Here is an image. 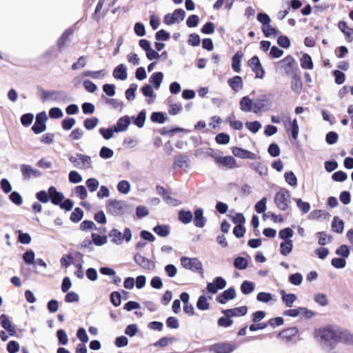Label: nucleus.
I'll return each instance as SVG.
<instances>
[{
    "label": "nucleus",
    "instance_id": "25",
    "mask_svg": "<svg viewBox=\"0 0 353 353\" xmlns=\"http://www.w3.org/2000/svg\"><path fill=\"white\" fill-rule=\"evenodd\" d=\"M240 108L243 112H253L254 101L248 97H243L240 101Z\"/></svg>",
    "mask_w": 353,
    "mask_h": 353
},
{
    "label": "nucleus",
    "instance_id": "53",
    "mask_svg": "<svg viewBox=\"0 0 353 353\" xmlns=\"http://www.w3.org/2000/svg\"><path fill=\"white\" fill-rule=\"evenodd\" d=\"M196 307L201 310H207L209 308L208 299L205 296H201L196 303Z\"/></svg>",
    "mask_w": 353,
    "mask_h": 353
},
{
    "label": "nucleus",
    "instance_id": "44",
    "mask_svg": "<svg viewBox=\"0 0 353 353\" xmlns=\"http://www.w3.org/2000/svg\"><path fill=\"white\" fill-rule=\"evenodd\" d=\"M252 167L261 176H265L268 174V168L261 163H253Z\"/></svg>",
    "mask_w": 353,
    "mask_h": 353
},
{
    "label": "nucleus",
    "instance_id": "62",
    "mask_svg": "<svg viewBox=\"0 0 353 353\" xmlns=\"http://www.w3.org/2000/svg\"><path fill=\"white\" fill-rule=\"evenodd\" d=\"M298 208L303 212L307 213L310 210V205L307 202L303 201L301 199H296Z\"/></svg>",
    "mask_w": 353,
    "mask_h": 353
},
{
    "label": "nucleus",
    "instance_id": "5",
    "mask_svg": "<svg viewBox=\"0 0 353 353\" xmlns=\"http://www.w3.org/2000/svg\"><path fill=\"white\" fill-rule=\"evenodd\" d=\"M290 197V192L285 189H281L276 194L274 202L280 210H285L288 208Z\"/></svg>",
    "mask_w": 353,
    "mask_h": 353
},
{
    "label": "nucleus",
    "instance_id": "1",
    "mask_svg": "<svg viewBox=\"0 0 353 353\" xmlns=\"http://www.w3.org/2000/svg\"><path fill=\"white\" fill-rule=\"evenodd\" d=\"M345 332H341L332 327H324L315 332V338L325 349H333L346 336Z\"/></svg>",
    "mask_w": 353,
    "mask_h": 353
},
{
    "label": "nucleus",
    "instance_id": "12",
    "mask_svg": "<svg viewBox=\"0 0 353 353\" xmlns=\"http://www.w3.org/2000/svg\"><path fill=\"white\" fill-rule=\"evenodd\" d=\"M48 194L51 202L54 205H59L64 200V195L63 193L58 192L57 188L54 186L49 188Z\"/></svg>",
    "mask_w": 353,
    "mask_h": 353
},
{
    "label": "nucleus",
    "instance_id": "35",
    "mask_svg": "<svg viewBox=\"0 0 353 353\" xmlns=\"http://www.w3.org/2000/svg\"><path fill=\"white\" fill-rule=\"evenodd\" d=\"M72 30L71 29L66 30L61 37L57 41V46L61 51L64 46L65 43L68 41V37L72 34Z\"/></svg>",
    "mask_w": 353,
    "mask_h": 353
},
{
    "label": "nucleus",
    "instance_id": "58",
    "mask_svg": "<svg viewBox=\"0 0 353 353\" xmlns=\"http://www.w3.org/2000/svg\"><path fill=\"white\" fill-rule=\"evenodd\" d=\"M35 254L32 250H27L23 255V259L27 264H33Z\"/></svg>",
    "mask_w": 353,
    "mask_h": 353
},
{
    "label": "nucleus",
    "instance_id": "42",
    "mask_svg": "<svg viewBox=\"0 0 353 353\" xmlns=\"http://www.w3.org/2000/svg\"><path fill=\"white\" fill-rule=\"evenodd\" d=\"M74 192L75 195L81 200L88 197V192L83 185H78L74 188Z\"/></svg>",
    "mask_w": 353,
    "mask_h": 353
},
{
    "label": "nucleus",
    "instance_id": "26",
    "mask_svg": "<svg viewBox=\"0 0 353 353\" xmlns=\"http://www.w3.org/2000/svg\"><path fill=\"white\" fill-rule=\"evenodd\" d=\"M77 157L80 162V169L86 170L92 168V162L90 157L83 154H77Z\"/></svg>",
    "mask_w": 353,
    "mask_h": 353
},
{
    "label": "nucleus",
    "instance_id": "20",
    "mask_svg": "<svg viewBox=\"0 0 353 353\" xmlns=\"http://www.w3.org/2000/svg\"><path fill=\"white\" fill-rule=\"evenodd\" d=\"M294 59L292 56H287L283 59L278 62V65L285 71L286 74H289L294 64Z\"/></svg>",
    "mask_w": 353,
    "mask_h": 353
},
{
    "label": "nucleus",
    "instance_id": "64",
    "mask_svg": "<svg viewBox=\"0 0 353 353\" xmlns=\"http://www.w3.org/2000/svg\"><path fill=\"white\" fill-rule=\"evenodd\" d=\"M0 187L2 191L8 194L12 191V185L7 179H3L0 181Z\"/></svg>",
    "mask_w": 353,
    "mask_h": 353
},
{
    "label": "nucleus",
    "instance_id": "57",
    "mask_svg": "<svg viewBox=\"0 0 353 353\" xmlns=\"http://www.w3.org/2000/svg\"><path fill=\"white\" fill-rule=\"evenodd\" d=\"M245 127L252 132L256 133L261 128V124L256 121L253 122H246Z\"/></svg>",
    "mask_w": 353,
    "mask_h": 353
},
{
    "label": "nucleus",
    "instance_id": "46",
    "mask_svg": "<svg viewBox=\"0 0 353 353\" xmlns=\"http://www.w3.org/2000/svg\"><path fill=\"white\" fill-rule=\"evenodd\" d=\"M154 232L162 237H165L169 234V230L168 226L165 225H157L154 228Z\"/></svg>",
    "mask_w": 353,
    "mask_h": 353
},
{
    "label": "nucleus",
    "instance_id": "43",
    "mask_svg": "<svg viewBox=\"0 0 353 353\" xmlns=\"http://www.w3.org/2000/svg\"><path fill=\"white\" fill-rule=\"evenodd\" d=\"M254 285L252 282L245 281L241 285V290L244 294H249L254 291Z\"/></svg>",
    "mask_w": 353,
    "mask_h": 353
},
{
    "label": "nucleus",
    "instance_id": "22",
    "mask_svg": "<svg viewBox=\"0 0 353 353\" xmlns=\"http://www.w3.org/2000/svg\"><path fill=\"white\" fill-rule=\"evenodd\" d=\"M339 30L345 34V39L348 42L353 41V28L347 26L345 21H340L338 24Z\"/></svg>",
    "mask_w": 353,
    "mask_h": 353
},
{
    "label": "nucleus",
    "instance_id": "32",
    "mask_svg": "<svg viewBox=\"0 0 353 353\" xmlns=\"http://www.w3.org/2000/svg\"><path fill=\"white\" fill-rule=\"evenodd\" d=\"M301 66L303 69L312 70L313 68V62L311 57L307 54H304L301 60Z\"/></svg>",
    "mask_w": 353,
    "mask_h": 353
},
{
    "label": "nucleus",
    "instance_id": "8",
    "mask_svg": "<svg viewBox=\"0 0 353 353\" xmlns=\"http://www.w3.org/2000/svg\"><path fill=\"white\" fill-rule=\"evenodd\" d=\"M283 125L286 132H290L292 138L296 139L299 134V127L297 119H294L293 121H291L290 118L288 117L283 121Z\"/></svg>",
    "mask_w": 353,
    "mask_h": 353
},
{
    "label": "nucleus",
    "instance_id": "31",
    "mask_svg": "<svg viewBox=\"0 0 353 353\" xmlns=\"http://www.w3.org/2000/svg\"><path fill=\"white\" fill-rule=\"evenodd\" d=\"M243 54L241 52H237L232 57V68L236 72L241 71V62Z\"/></svg>",
    "mask_w": 353,
    "mask_h": 353
},
{
    "label": "nucleus",
    "instance_id": "15",
    "mask_svg": "<svg viewBox=\"0 0 353 353\" xmlns=\"http://www.w3.org/2000/svg\"><path fill=\"white\" fill-rule=\"evenodd\" d=\"M236 297V291L233 288H230L225 290L222 294L216 298L218 302L225 304L228 301L234 299Z\"/></svg>",
    "mask_w": 353,
    "mask_h": 353
},
{
    "label": "nucleus",
    "instance_id": "17",
    "mask_svg": "<svg viewBox=\"0 0 353 353\" xmlns=\"http://www.w3.org/2000/svg\"><path fill=\"white\" fill-rule=\"evenodd\" d=\"M0 321L2 327L9 333L10 336H14L16 333L14 326L12 325L9 318L6 314H1Z\"/></svg>",
    "mask_w": 353,
    "mask_h": 353
},
{
    "label": "nucleus",
    "instance_id": "59",
    "mask_svg": "<svg viewBox=\"0 0 353 353\" xmlns=\"http://www.w3.org/2000/svg\"><path fill=\"white\" fill-rule=\"evenodd\" d=\"M68 179L70 182L72 183H78L82 181V176L77 171H71L69 173Z\"/></svg>",
    "mask_w": 353,
    "mask_h": 353
},
{
    "label": "nucleus",
    "instance_id": "28",
    "mask_svg": "<svg viewBox=\"0 0 353 353\" xmlns=\"http://www.w3.org/2000/svg\"><path fill=\"white\" fill-rule=\"evenodd\" d=\"M292 241H283L280 244V252L283 256H288L292 250Z\"/></svg>",
    "mask_w": 353,
    "mask_h": 353
},
{
    "label": "nucleus",
    "instance_id": "2",
    "mask_svg": "<svg viewBox=\"0 0 353 353\" xmlns=\"http://www.w3.org/2000/svg\"><path fill=\"white\" fill-rule=\"evenodd\" d=\"M180 261L184 268L200 274L203 273L202 263L197 258L182 256Z\"/></svg>",
    "mask_w": 353,
    "mask_h": 353
},
{
    "label": "nucleus",
    "instance_id": "27",
    "mask_svg": "<svg viewBox=\"0 0 353 353\" xmlns=\"http://www.w3.org/2000/svg\"><path fill=\"white\" fill-rule=\"evenodd\" d=\"M105 71L104 70H101L98 71H91L87 70L84 71L81 73L82 77H90L94 79H103L105 76Z\"/></svg>",
    "mask_w": 353,
    "mask_h": 353
},
{
    "label": "nucleus",
    "instance_id": "55",
    "mask_svg": "<svg viewBox=\"0 0 353 353\" xmlns=\"http://www.w3.org/2000/svg\"><path fill=\"white\" fill-rule=\"evenodd\" d=\"M113 155L114 151L108 147H102L99 152V156L102 159H110L112 157Z\"/></svg>",
    "mask_w": 353,
    "mask_h": 353
},
{
    "label": "nucleus",
    "instance_id": "56",
    "mask_svg": "<svg viewBox=\"0 0 353 353\" xmlns=\"http://www.w3.org/2000/svg\"><path fill=\"white\" fill-rule=\"evenodd\" d=\"M314 301L321 306H325L328 304L327 296L323 293H318L314 295Z\"/></svg>",
    "mask_w": 353,
    "mask_h": 353
},
{
    "label": "nucleus",
    "instance_id": "19",
    "mask_svg": "<svg viewBox=\"0 0 353 353\" xmlns=\"http://www.w3.org/2000/svg\"><path fill=\"white\" fill-rule=\"evenodd\" d=\"M112 76L116 79L124 81L128 77L127 68L123 64H119L113 70Z\"/></svg>",
    "mask_w": 353,
    "mask_h": 353
},
{
    "label": "nucleus",
    "instance_id": "14",
    "mask_svg": "<svg viewBox=\"0 0 353 353\" xmlns=\"http://www.w3.org/2000/svg\"><path fill=\"white\" fill-rule=\"evenodd\" d=\"M130 124V118L128 116L121 117L113 126L115 132H124L128 130Z\"/></svg>",
    "mask_w": 353,
    "mask_h": 353
},
{
    "label": "nucleus",
    "instance_id": "60",
    "mask_svg": "<svg viewBox=\"0 0 353 353\" xmlns=\"http://www.w3.org/2000/svg\"><path fill=\"white\" fill-rule=\"evenodd\" d=\"M36 198L40 202L43 203H46L50 200V196L48 192H46L45 190H41L36 194Z\"/></svg>",
    "mask_w": 353,
    "mask_h": 353
},
{
    "label": "nucleus",
    "instance_id": "38",
    "mask_svg": "<svg viewBox=\"0 0 353 353\" xmlns=\"http://www.w3.org/2000/svg\"><path fill=\"white\" fill-rule=\"evenodd\" d=\"M294 232L290 228H284L280 230L279 233V238L283 241H292L290 239L293 236Z\"/></svg>",
    "mask_w": 353,
    "mask_h": 353
},
{
    "label": "nucleus",
    "instance_id": "40",
    "mask_svg": "<svg viewBox=\"0 0 353 353\" xmlns=\"http://www.w3.org/2000/svg\"><path fill=\"white\" fill-rule=\"evenodd\" d=\"M92 240L94 245L101 246L107 243L108 238L106 236H100L98 234L92 233Z\"/></svg>",
    "mask_w": 353,
    "mask_h": 353
},
{
    "label": "nucleus",
    "instance_id": "36",
    "mask_svg": "<svg viewBox=\"0 0 353 353\" xmlns=\"http://www.w3.org/2000/svg\"><path fill=\"white\" fill-rule=\"evenodd\" d=\"M163 79V74L161 72H154L150 77V82L154 84L156 89H159Z\"/></svg>",
    "mask_w": 353,
    "mask_h": 353
},
{
    "label": "nucleus",
    "instance_id": "63",
    "mask_svg": "<svg viewBox=\"0 0 353 353\" xmlns=\"http://www.w3.org/2000/svg\"><path fill=\"white\" fill-rule=\"evenodd\" d=\"M99 132L105 139L108 140L113 137L115 132L113 127L112 128H101Z\"/></svg>",
    "mask_w": 353,
    "mask_h": 353
},
{
    "label": "nucleus",
    "instance_id": "54",
    "mask_svg": "<svg viewBox=\"0 0 353 353\" xmlns=\"http://www.w3.org/2000/svg\"><path fill=\"white\" fill-rule=\"evenodd\" d=\"M289 281L294 285H299L303 281V276L300 273H294L289 276Z\"/></svg>",
    "mask_w": 353,
    "mask_h": 353
},
{
    "label": "nucleus",
    "instance_id": "47",
    "mask_svg": "<svg viewBox=\"0 0 353 353\" xmlns=\"http://www.w3.org/2000/svg\"><path fill=\"white\" fill-rule=\"evenodd\" d=\"M235 161V159L231 156H226L218 159L219 163L223 165L229 166L230 168H232L234 165Z\"/></svg>",
    "mask_w": 353,
    "mask_h": 353
},
{
    "label": "nucleus",
    "instance_id": "30",
    "mask_svg": "<svg viewBox=\"0 0 353 353\" xmlns=\"http://www.w3.org/2000/svg\"><path fill=\"white\" fill-rule=\"evenodd\" d=\"M179 220L184 224L190 223L193 219L192 214L190 211L180 210L178 214Z\"/></svg>",
    "mask_w": 353,
    "mask_h": 353
},
{
    "label": "nucleus",
    "instance_id": "3",
    "mask_svg": "<svg viewBox=\"0 0 353 353\" xmlns=\"http://www.w3.org/2000/svg\"><path fill=\"white\" fill-rule=\"evenodd\" d=\"M272 105V100L270 96L263 94L256 98L254 101V113H259L260 112H266L269 110Z\"/></svg>",
    "mask_w": 353,
    "mask_h": 353
},
{
    "label": "nucleus",
    "instance_id": "10",
    "mask_svg": "<svg viewBox=\"0 0 353 353\" xmlns=\"http://www.w3.org/2000/svg\"><path fill=\"white\" fill-rule=\"evenodd\" d=\"M237 345L234 343H223L212 346V350L215 353H231L236 350Z\"/></svg>",
    "mask_w": 353,
    "mask_h": 353
},
{
    "label": "nucleus",
    "instance_id": "23",
    "mask_svg": "<svg viewBox=\"0 0 353 353\" xmlns=\"http://www.w3.org/2000/svg\"><path fill=\"white\" fill-rule=\"evenodd\" d=\"M206 219L203 216V210L201 208L194 211V223L198 228H203L205 225Z\"/></svg>",
    "mask_w": 353,
    "mask_h": 353
},
{
    "label": "nucleus",
    "instance_id": "16",
    "mask_svg": "<svg viewBox=\"0 0 353 353\" xmlns=\"http://www.w3.org/2000/svg\"><path fill=\"white\" fill-rule=\"evenodd\" d=\"M43 97L46 100L62 101L66 99V94L61 91H48L43 93Z\"/></svg>",
    "mask_w": 353,
    "mask_h": 353
},
{
    "label": "nucleus",
    "instance_id": "29",
    "mask_svg": "<svg viewBox=\"0 0 353 353\" xmlns=\"http://www.w3.org/2000/svg\"><path fill=\"white\" fill-rule=\"evenodd\" d=\"M302 81L299 77L293 76L291 81V88L296 94H300L302 90Z\"/></svg>",
    "mask_w": 353,
    "mask_h": 353
},
{
    "label": "nucleus",
    "instance_id": "61",
    "mask_svg": "<svg viewBox=\"0 0 353 353\" xmlns=\"http://www.w3.org/2000/svg\"><path fill=\"white\" fill-rule=\"evenodd\" d=\"M267 199L265 197L262 198L255 205V210L258 213L264 212L266 210Z\"/></svg>",
    "mask_w": 353,
    "mask_h": 353
},
{
    "label": "nucleus",
    "instance_id": "33",
    "mask_svg": "<svg viewBox=\"0 0 353 353\" xmlns=\"http://www.w3.org/2000/svg\"><path fill=\"white\" fill-rule=\"evenodd\" d=\"M110 237L112 238V242L120 245L123 241V234L117 229H114L110 231L109 234Z\"/></svg>",
    "mask_w": 353,
    "mask_h": 353
},
{
    "label": "nucleus",
    "instance_id": "13",
    "mask_svg": "<svg viewBox=\"0 0 353 353\" xmlns=\"http://www.w3.org/2000/svg\"><path fill=\"white\" fill-rule=\"evenodd\" d=\"M232 154L241 159H255V154L253 152L244 150L239 147H233L232 148Z\"/></svg>",
    "mask_w": 353,
    "mask_h": 353
},
{
    "label": "nucleus",
    "instance_id": "52",
    "mask_svg": "<svg viewBox=\"0 0 353 353\" xmlns=\"http://www.w3.org/2000/svg\"><path fill=\"white\" fill-rule=\"evenodd\" d=\"M234 265L239 270H244L248 267V261L243 257H237L234 261Z\"/></svg>",
    "mask_w": 353,
    "mask_h": 353
},
{
    "label": "nucleus",
    "instance_id": "45",
    "mask_svg": "<svg viewBox=\"0 0 353 353\" xmlns=\"http://www.w3.org/2000/svg\"><path fill=\"white\" fill-rule=\"evenodd\" d=\"M285 181L291 186H296L297 179L292 172H286L284 174Z\"/></svg>",
    "mask_w": 353,
    "mask_h": 353
},
{
    "label": "nucleus",
    "instance_id": "24",
    "mask_svg": "<svg viewBox=\"0 0 353 353\" xmlns=\"http://www.w3.org/2000/svg\"><path fill=\"white\" fill-rule=\"evenodd\" d=\"M228 83L234 92H239L243 88V80L240 76H235L228 79Z\"/></svg>",
    "mask_w": 353,
    "mask_h": 353
},
{
    "label": "nucleus",
    "instance_id": "50",
    "mask_svg": "<svg viewBox=\"0 0 353 353\" xmlns=\"http://www.w3.org/2000/svg\"><path fill=\"white\" fill-rule=\"evenodd\" d=\"M83 216V212L81 209L79 208H77L74 209V210L72 212L70 215V219L74 223L79 222Z\"/></svg>",
    "mask_w": 353,
    "mask_h": 353
},
{
    "label": "nucleus",
    "instance_id": "4",
    "mask_svg": "<svg viewBox=\"0 0 353 353\" xmlns=\"http://www.w3.org/2000/svg\"><path fill=\"white\" fill-rule=\"evenodd\" d=\"M126 203L123 201L110 199L108 201L106 209L108 212L112 215H119L123 213Z\"/></svg>",
    "mask_w": 353,
    "mask_h": 353
},
{
    "label": "nucleus",
    "instance_id": "49",
    "mask_svg": "<svg viewBox=\"0 0 353 353\" xmlns=\"http://www.w3.org/2000/svg\"><path fill=\"white\" fill-rule=\"evenodd\" d=\"M297 297L294 294H283L282 296L283 301L287 307H292Z\"/></svg>",
    "mask_w": 353,
    "mask_h": 353
},
{
    "label": "nucleus",
    "instance_id": "34",
    "mask_svg": "<svg viewBox=\"0 0 353 353\" xmlns=\"http://www.w3.org/2000/svg\"><path fill=\"white\" fill-rule=\"evenodd\" d=\"M261 30L265 37H269L272 35L276 37L279 34V32L275 28L271 26L270 23H268V25L262 26Z\"/></svg>",
    "mask_w": 353,
    "mask_h": 353
},
{
    "label": "nucleus",
    "instance_id": "21",
    "mask_svg": "<svg viewBox=\"0 0 353 353\" xmlns=\"http://www.w3.org/2000/svg\"><path fill=\"white\" fill-rule=\"evenodd\" d=\"M228 316H244L248 312L246 306H241L233 309L223 310V312Z\"/></svg>",
    "mask_w": 353,
    "mask_h": 353
},
{
    "label": "nucleus",
    "instance_id": "18",
    "mask_svg": "<svg viewBox=\"0 0 353 353\" xmlns=\"http://www.w3.org/2000/svg\"><path fill=\"white\" fill-rule=\"evenodd\" d=\"M134 261L143 268L148 270H152L154 267V263L151 261L148 260L139 254H137L134 256Z\"/></svg>",
    "mask_w": 353,
    "mask_h": 353
},
{
    "label": "nucleus",
    "instance_id": "11",
    "mask_svg": "<svg viewBox=\"0 0 353 353\" xmlns=\"http://www.w3.org/2000/svg\"><path fill=\"white\" fill-rule=\"evenodd\" d=\"M312 314L313 312L312 311H310L307 308L303 307H300L296 309H290L284 312V315L292 317L303 315L310 318L312 316Z\"/></svg>",
    "mask_w": 353,
    "mask_h": 353
},
{
    "label": "nucleus",
    "instance_id": "37",
    "mask_svg": "<svg viewBox=\"0 0 353 353\" xmlns=\"http://www.w3.org/2000/svg\"><path fill=\"white\" fill-rule=\"evenodd\" d=\"M333 230L337 233H342L343 231L344 224L339 217L334 216L332 223Z\"/></svg>",
    "mask_w": 353,
    "mask_h": 353
},
{
    "label": "nucleus",
    "instance_id": "7",
    "mask_svg": "<svg viewBox=\"0 0 353 353\" xmlns=\"http://www.w3.org/2000/svg\"><path fill=\"white\" fill-rule=\"evenodd\" d=\"M248 65L251 68L252 70L255 73L256 78H263L265 71L261 65V63L258 57L254 56L253 57H252L248 61Z\"/></svg>",
    "mask_w": 353,
    "mask_h": 353
},
{
    "label": "nucleus",
    "instance_id": "48",
    "mask_svg": "<svg viewBox=\"0 0 353 353\" xmlns=\"http://www.w3.org/2000/svg\"><path fill=\"white\" fill-rule=\"evenodd\" d=\"M98 123H99V119L97 118L92 117V118L86 119L84 121L83 125H84V127L87 130H90L94 129L97 125Z\"/></svg>",
    "mask_w": 353,
    "mask_h": 353
},
{
    "label": "nucleus",
    "instance_id": "39",
    "mask_svg": "<svg viewBox=\"0 0 353 353\" xmlns=\"http://www.w3.org/2000/svg\"><path fill=\"white\" fill-rule=\"evenodd\" d=\"M117 190L119 192L127 194L130 191V184L126 180H122L117 184Z\"/></svg>",
    "mask_w": 353,
    "mask_h": 353
},
{
    "label": "nucleus",
    "instance_id": "6",
    "mask_svg": "<svg viewBox=\"0 0 353 353\" xmlns=\"http://www.w3.org/2000/svg\"><path fill=\"white\" fill-rule=\"evenodd\" d=\"M20 170L24 180H29L31 177L37 178L41 176V172L39 170L34 169L28 164H21Z\"/></svg>",
    "mask_w": 353,
    "mask_h": 353
},
{
    "label": "nucleus",
    "instance_id": "9",
    "mask_svg": "<svg viewBox=\"0 0 353 353\" xmlns=\"http://www.w3.org/2000/svg\"><path fill=\"white\" fill-rule=\"evenodd\" d=\"M225 286V280L221 276H218L213 282L207 285V290L212 294H216L219 290L223 289Z\"/></svg>",
    "mask_w": 353,
    "mask_h": 353
},
{
    "label": "nucleus",
    "instance_id": "51",
    "mask_svg": "<svg viewBox=\"0 0 353 353\" xmlns=\"http://www.w3.org/2000/svg\"><path fill=\"white\" fill-rule=\"evenodd\" d=\"M85 184L91 192L96 191L99 185V181L95 178L88 179Z\"/></svg>",
    "mask_w": 353,
    "mask_h": 353
},
{
    "label": "nucleus",
    "instance_id": "41",
    "mask_svg": "<svg viewBox=\"0 0 353 353\" xmlns=\"http://www.w3.org/2000/svg\"><path fill=\"white\" fill-rule=\"evenodd\" d=\"M256 299L258 301L263 303H268L271 301H275L274 296L268 292H260L257 294Z\"/></svg>",
    "mask_w": 353,
    "mask_h": 353
}]
</instances>
